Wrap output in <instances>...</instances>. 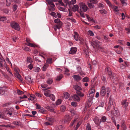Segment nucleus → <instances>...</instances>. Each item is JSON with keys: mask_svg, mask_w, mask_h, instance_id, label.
Returning <instances> with one entry per match:
<instances>
[{"mask_svg": "<svg viewBox=\"0 0 130 130\" xmlns=\"http://www.w3.org/2000/svg\"><path fill=\"white\" fill-rule=\"evenodd\" d=\"M45 109L43 107H41L39 110V112L42 114L46 112Z\"/></svg>", "mask_w": 130, "mask_h": 130, "instance_id": "nucleus-25", "label": "nucleus"}, {"mask_svg": "<svg viewBox=\"0 0 130 130\" xmlns=\"http://www.w3.org/2000/svg\"><path fill=\"white\" fill-rule=\"evenodd\" d=\"M71 105L75 107H76L77 106V103L75 102H72L71 103Z\"/></svg>", "mask_w": 130, "mask_h": 130, "instance_id": "nucleus-58", "label": "nucleus"}, {"mask_svg": "<svg viewBox=\"0 0 130 130\" xmlns=\"http://www.w3.org/2000/svg\"><path fill=\"white\" fill-rule=\"evenodd\" d=\"M89 92L90 94L94 93L95 92V90L93 88H92L89 90Z\"/></svg>", "mask_w": 130, "mask_h": 130, "instance_id": "nucleus-47", "label": "nucleus"}, {"mask_svg": "<svg viewBox=\"0 0 130 130\" xmlns=\"http://www.w3.org/2000/svg\"><path fill=\"white\" fill-rule=\"evenodd\" d=\"M6 0V2H7V4H6L7 6H9L11 4V2L12 1V0Z\"/></svg>", "mask_w": 130, "mask_h": 130, "instance_id": "nucleus-46", "label": "nucleus"}, {"mask_svg": "<svg viewBox=\"0 0 130 130\" xmlns=\"http://www.w3.org/2000/svg\"><path fill=\"white\" fill-rule=\"evenodd\" d=\"M55 5L53 4V5H50L48 7V10L50 11H54L55 10Z\"/></svg>", "mask_w": 130, "mask_h": 130, "instance_id": "nucleus-21", "label": "nucleus"}, {"mask_svg": "<svg viewBox=\"0 0 130 130\" xmlns=\"http://www.w3.org/2000/svg\"><path fill=\"white\" fill-rule=\"evenodd\" d=\"M50 14L51 15L53 16L55 18H56L57 17L56 13L54 12H52Z\"/></svg>", "mask_w": 130, "mask_h": 130, "instance_id": "nucleus-59", "label": "nucleus"}, {"mask_svg": "<svg viewBox=\"0 0 130 130\" xmlns=\"http://www.w3.org/2000/svg\"><path fill=\"white\" fill-rule=\"evenodd\" d=\"M46 82L47 84L50 85L52 83L53 80L52 78H48Z\"/></svg>", "mask_w": 130, "mask_h": 130, "instance_id": "nucleus-22", "label": "nucleus"}, {"mask_svg": "<svg viewBox=\"0 0 130 130\" xmlns=\"http://www.w3.org/2000/svg\"><path fill=\"white\" fill-rule=\"evenodd\" d=\"M88 32V35L91 36H93L94 35V34L93 32L90 30H89Z\"/></svg>", "mask_w": 130, "mask_h": 130, "instance_id": "nucleus-53", "label": "nucleus"}, {"mask_svg": "<svg viewBox=\"0 0 130 130\" xmlns=\"http://www.w3.org/2000/svg\"><path fill=\"white\" fill-rule=\"evenodd\" d=\"M93 121H94L95 123L97 125H99L101 122V121H100L99 118L97 117H95L93 119Z\"/></svg>", "mask_w": 130, "mask_h": 130, "instance_id": "nucleus-15", "label": "nucleus"}, {"mask_svg": "<svg viewBox=\"0 0 130 130\" xmlns=\"http://www.w3.org/2000/svg\"><path fill=\"white\" fill-rule=\"evenodd\" d=\"M10 25L12 28L16 30L19 31L20 29L21 28L19 24L14 21L11 22Z\"/></svg>", "mask_w": 130, "mask_h": 130, "instance_id": "nucleus-2", "label": "nucleus"}, {"mask_svg": "<svg viewBox=\"0 0 130 130\" xmlns=\"http://www.w3.org/2000/svg\"><path fill=\"white\" fill-rule=\"evenodd\" d=\"M72 99L73 100L79 102L80 99L78 96L76 94H74L72 96Z\"/></svg>", "mask_w": 130, "mask_h": 130, "instance_id": "nucleus-19", "label": "nucleus"}, {"mask_svg": "<svg viewBox=\"0 0 130 130\" xmlns=\"http://www.w3.org/2000/svg\"><path fill=\"white\" fill-rule=\"evenodd\" d=\"M17 93L19 95L24 94V93L23 92L21 91H20V90L19 89H18L17 90Z\"/></svg>", "mask_w": 130, "mask_h": 130, "instance_id": "nucleus-56", "label": "nucleus"}, {"mask_svg": "<svg viewBox=\"0 0 130 130\" xmlns=\"http://www.w3.org/2000/svg\"><path fill=\"white\" fill-rule=\"evenodd\" d=\"M73 78L76 82H78L82 78L79 75H75L72 76Z\"/></svg>", "mask_w": 130, "mask_h": 130, "instance_id": "nucleus-13", "label": "nucleus"}, {"mask_svg": "<svg viewBox=\"0 0 130 130\" xmlns=\"http://www.w3.org/2000/svg\"><path fill=\"white\" fill-rule=\"evenodd\" d=\"M14 109L12 107H10L6 109L5 113L7 115L11 116L12 115V112L14 111Z\"/></svg>", "mask_w": 130, "mask_h": 130, "instance_id": "nucleus-7", "label": "nucleus"}, {"mask_svg": "<svg viewBox=\"0 0 130 130\" xmlns=\"http://www.w3.org/2000/svg\"><path fill=\"white\" fill-rule=\"evenodd\" d=\"M88 5L90 9H92L94 7V5L92 3H89L88 4Z\"/></svg>", "mask_w": 130, "mask_h": 130, "instance_id": "nucleus-42", "label": "nucleus"}, {"mask_svg": "<svg viewBox=\"0 0 130 130\" xmlns=\"http://www.w3.org/2000/svg\"><path fill=\"white\" fill-rule=\"evenodd\" d=\"M112 8H113L114 11L116 12H118L119 11L118 7L117 6H112Z\"/></svg>", "mask_w": 130, "mask_h": 130, "instance_id": "nucleus-55", "label": "nucleus"}, {"mask_svg": "<svg viewBox=\"0 0 130 130\" xmlns=\"http://www.w3.org/2000/svg\"><path fill=\"white\" fill-rule=\"evenodd\" d=\"M47 120L48 121L53 124L54 120V119L53 118H46Z\"/></svg>", "mask_w": 130, "mask_h": 130, "instance_id": "nucleus-45", "label": "nucleus"}, {"mask_svg": "<svg viewBox=\"0 0 130 130\" xmlns=\"http://www.w3.org/2000/svg\"><path fill=\"white\" fill-rule=\"evenodd\" d=\"M63 129V128L62 125H59L56 128V130H62Z\"/></svg>", "mask_w": 130, "mask_h": 130, "instance_id": "nucleus-37", "label": "nucleus"}, {"mask_svg": "<svg viewBox=\"0 0 130 130\" xmlns=\"http://www.w3.org/2000/svg\"><path fill=\"white\" fill-rule=\"evenodd\" d=\"M82 80L83 82L87 83L89 82V78L88 77H86L83 78Z\"/></svg>", "mask_w": 130, "mask_h": 130, "instance_id": "nucleus-31", "label": "nucleus"}, {"mask_svg": "<svg viewBox=\"0 0 130 130\" xmlns=\"http://www.w3.org/2000/svg\"><path fill=\"white\" fill-rule=\"evenodd\" d=\"M1 90V91H0V94L3 95L5 93V91L3 90V88L2 87Z\"/></svg>", "mask_w": 130, "mask_h": 130, "instance_id": "nucleus-60", "label": "nucleus"}, {"mask_svg": "<svg viewBox=\"0 0 130 130\" xmlns=\"http://www.w3.org/2000/svg\"><path fill=\"white\" fill-rule=\"evenodd\" d=\"M111 80L114 83H115L116 81H118V79L116 77L113 76L112 78H111Z\"/></svg>", "mask_w": 130, "mask_h": 130, "instance_id": "nucleus-33", "label": "nucleus"}, {"mask_svg": "<svg viewBox=\"0 0 130 130\" xmlns=\"http://www.w3.org/2000/svg\"><path fill=\"white\" fill-rule=\"evenodd\" d=\"M60 110L61 111L64 112L66 110V107L64 106H62L60 107Z\"/></svg>", "mask_w": 130, "mask_h": 130, "instance_id": "nucleus-40", "label": "nucleus"}, {"mask_svg": "<svg viewBox=\"0 0 130 130\" xmlns=\"http://www.w3.org/2000/svg\"><path fill=\"white\" fill-rule=\"evenodd\" d=\"M26 41L27 42V43H25V44L26 45L33 47H38V46L37 45L34 43H30L31 41L30 39L28 38H26Z\"/></svg>", "mask_w": 130, "mask_h": 130, "instance_id": "nucleus-4", "label": "nucleus"}, {"mask_svg": "<svg viewBox=\"0 0 130 130\" xmlns=\"http://www.w3.org/2000/svg\"><path fill=\"white\" fill-rule=\"evenodd\" d=\"M58 2L59 3L60 5L62 6H64L65 7H67V6H66V3H63L62 1V0H58Z\"/></svg>", "mask_w": 130, "mask_h": 130, "instance_id": "nucleus-23", "label": "nucleus"}, {"mask_svg": "<svg viewBox=\"0 0 130 130\" xmlns=\"http://www.w3.org/2000/svg\"><path fill=\"white\" fill-rule=\"evenodd\" d=\"M6 64V62L4 59H2L0 57V66L1 68L3 67L4 65Z\"/></svg>", "mask_w": 130, "mask_h": 130, "instance_id": "nucleus-18", "label": "nucleus"}, {"mask_svg": "<svg viewBox=\"0 0 130 130\" xmlns=\"http://www.w3.org/2000/svg\"><path fill=\"white\" fill-rule=\"evenodd\" d=\"M77 48L75 47H73L71 48L69 52V53L72 54H73L76 53L77 51Z\"/></svg>", "mask_w": 130, "mask_h": 130, "instance_id": "nucleus-14", "label": "nucleus"}, {"mask_svg": "<svg viewBox=\"0 0 130 130\" xmlns=\"http://www.w3.org/2000/svg\"><path fill=\"white\" fill-rule=\"evenodd\" d=\"M64 3H66V6H69V8H71L72 7V5H74L76 3V0H71L69 1L68 0H64Z\"/></svg>", "mask_w": 130, "mask_h": 130, "instance_id": "nucleus-3", "label": "nucleus"}, {"mask_svg": "<svg viewBox=\"0 0 130 130\" xmlns=\"http://www.w3.org/2000/svg\"><path fill=\"white\" fill-rule=\"evenodd\" d=\"M25 79L26 81L29 83H32L34 82L33 79L31 78V76H30L28 75L26 76L25 77Z\"/></svg>", "mask_w": 130, "mask_h": 130, "instance_id": "nucleus-16", "label": "nucleus"}, {"mask_svg": "<svg viewBox=\"0 0 130 130\" xmlns=\"http://www.w3.org/2000/svg\"><path fill=\"white\" fill-rule=\"evenodd\" d=\"M72 118V117L68 115H66L64 116V119L63 120V122L64 123L68 122L69 123Z\"/></svg>", "mask_w": 130, "mask_h": 130, "instance_id": "nucleus-6", "label": "nucleus"}, {"mask_svg": "<svg viewBox=\"0 0 130 130\" xmlns=\"http://www.w3.org/2000/svg\"><path fill=\"white\" fill-rule=\"evenodd\" d=\"M110 91V89L109 88H105L104 86H103L102 87V89L100 93V94L102 96H104L106 93L107 95H109Z\"/></svg>", "mask_w": 130, "mask_h": 130, "instance_id": "nucleus-1", "label": "nucleus"}, {"mask_svg": "<svg viewBox=\"0 0 130 130\" xmlns=\"http://www.w3.org/2000/svg\"><path fill=\"white\" fill-rule=\"evenodd\" d=\"M62 77V75L61 74H60L59 76H58L57 78H56V80H57L59 81L60 80Z\"/></svg>", "mask_w": 130, "mask_h": 130, "instance_id": "nucleus-43", "label": "nucleus"}, {"mask_svg": "<svg viewBox=\"0 0 130 130\" xmlns=\"http://www.w3.org/2000/svg\"><path fill=\"white\" fill-rule=\"evenodd\" d=\"M79 8L78 6L77 5H73L72 8V10L74 12H75L76 11H77Z\"/></svg>", "mask_w": 130, "mask_h": 130, "instance_id": "nucleus-20", "label": "nucleus"}, {"mask_svg": "<svg viewBox=\"0 0 130 130\" xmlns=\"http://www.w3.org/2000/svg\"><path fill=\"white\" fill-rule=\"evenodd\" d=\"M108 5L110 7H112L113 6L109 0H105Z\"/></svg>", "mask_w": 130, "mask_h": 130, "instance_id": "nucleus-38", "label": "nucleus"}, {"mask_svg": "<svg viewBox=\"0 0 130 130\" xmlns=\"http://www.w3.org/2000/svg\"><path fill=\"white\" fill-rule=\"evenodd\" d=\"M73 37L76 41H80L82 40V38L79 36L78 33L76 31L74 32Z\"/></svg>", "mask_w": 130, "mask_h": 130, "instance_id": "nucleus-8", "label": "nucleus"}, {"mask_svg": "<svg viewBox=\"0 0 130 130\" xmlns=\"http://www.w3.org/2000/svg\"><path fill=\"white\" fill-rule=\"evenodd\" d=\"M115 110V111L113 113V114L114 115L116 116L119 115V111L117 110Z\"/></svg>", "mask_w": 130, "mask_h": 130, "instance_id": "nucleus-44", "label": "nucleus"}, {"mask_svg": "<svg viewBox=\"0 0 130 130\" xmlns=\"http://www.w3.org/2000/svg\"><path fill=\"white\" fill-rule=\"evenodd\" d=\"M50 88H48L47 89H42L44 91V95L46 97H48L51 94V91L48 89Z\"/></svg>", "mask_w": 130, "mask_h": 130, "instance_id": "nucleus-9", "label": "nucleus"}, {"mask_svg": "<svg viewBox=\"0 0 130 130\" xmlns=\"http://www.w3.org/2000/svg\"><path fill=\"white\" fill-rule=\"evenodd\" d=\"M77 120L76 119H75L73 120L72 121L70 124V126H72L75 123Z\"/></svg>", "mask_w": 130, "mask_h": 130, "instance_id": "nucleus-51", "label": "nucleus"}, {"mask_svg": "<svg viewBox=\"0 0 130 130\" xmlns=\"http://www.w3.org/2000/svg\"><path fill=\"white\" fill-rule=\"evenodd\" d=\"M90 42L91 45L94 48H95V46H96V45L93 42L90 41Z\"/></svg>", "mask_w": 130, "mask_h": 130, "instance_id": "nucleus-62", "label": "nucleus"}, {"mask_svg": "<svg viewBox=\"0 0 130 130\" xmlns=\"http://www.w3.org/2000/svg\"><path fill=\"white\" fill-rule=\"evenodd\" d=\"M80 91H76L77 94L79 96L83 97L84 96V94L81 92Z\"/></svg>", "mask_w": 130, "mask_h": 130, "instance_id": "nucleus-35", "label": "nucleus"}, {"mask_svg": "<svg viewBox=\"0 0 130 130\" xmlns=\"http://www.w3.org/2000/svg\"><path fill=\"white\" fill-rule=\"evenodd\" d=\"M86 130H91V127L89 123H88L87 124V125L86 128Z\"/></svg>", "mask_w": 130, "mask_h": 130, "instance_id": "nucleus-34", "label": "nucleus"}, {"mask_svg": "<svg viewBox=\"0 0 130 130\" xmlns=\"http://www.w3.org/2000/svg\"><path fill=\"white\" fill-rule=\"evenodd\" d=\"M50 99L52 101H54L55 100V97L54 95L53 94H51L49 96Z\"/></svg>", "mask_w": 130, "mask_h": 130, "instance_id": "nucleus-32", "label": "nucleus"}, {"mask_svg": "<svg viewBox=\"0 0 130 130\" xmlns=\"http://www.w3.org/2000/svg\"><path fill=\"white\" fill-rule=\"evenodd\" d=\"M126 100H122L121 102V105L123 106L125 109H126L128 106V103L127 102Z\"/></svg>", "mask_w": 130, "mask_h": 130, "instance_id": "nucleus-11", "label": "nucleus"}, {"mask_svg": "<svg viewBox=\"0 0 130 130\" xmlns=\"http://www.w3.org/2000/svg\"><path fill=\"white\" fill-rule=\"evenodd\" d=\"M64 72V73L65 74L67 75H70V73H69V70H68L67 69H65Z\"/></svg>", "mask_w": 130, "mask_h": 130, "instance_id": "nucleus-49", "label": "nucleus"}, {"mask_svg": "<svg viewBox=\"0 0 130 130\" xmlns=\"http://www.w3.org/2000/svg\"><path fill=\"white\" fill-rule=\"evenodd\" d=\"M6 20V18L5 17H0V21H4Z\"/></svg>", "mask_w": 130, "mask_h": 130, "instance_id": "nucleus-54", "label": "nucleus"}, {"mask_svg": "<svg viewBox=\"0 0 130 130\" xmlns=\"http://www.w3.org/2000/svg\"><path fill=\"white\" fill-rule=\"evenodd\" d=\"M23 50L25 51L30 52L31 51V50L27 47H26L24 48Z\"/></svg>", "mask_w": 130, "mask_h": 130, "instance_id": "nucleus-61", "label": "nucleus"}, {"mask_svg": "<svg viewBox=\"0 0 130 130\" xmlns=\"http://www.w3.org/2000/svg\"><path fill=\"white\" fill-rule=\"evenodd\" d=\"M113 101L110 98L109 100V102L108 103V107H107V110L108 111H109L111 107L112 106L113 107V108L114 107V106L113 105Z\"/></svg>", "mask_w": 130, "mask_h": 130, "instance_id": "nucleus-10", "label": "nucleus"}, {"mask_svg": "<svg viewBox=\"0 0 130 130\" xmlns=\"http://www.w3.org/2000/svg\"><path fill=\"white\" fill-rule=\"evenodd\" d=\"M48 66V64H47V63H45L42 68V70L43 71H46L47 68Z\"/></svg>", "mask_w": 130, "mask_h": 130, "instance_id": "nucleus-27", "label": "nucleus"}, {"mask_svg": "<svg viewBox=\"0 0 130 130\" xmlns=\"http://www.w3.org/2000/svg\"><path fill=\"white\" fill-rule=\"evenodd\" d=\"M40 70V68L37 67H36L35 68L34 71L36 72H38Z\"/></svg>", "mask_w": 130, "mask_h": 130, "instance_id": "nucleus-57", "label": "nucleus"}, {"mask_svg": "<svg viewBox=\"0 0 130 130\" xmlns=\"http://www.w3.org/2000/svg\"><path fill=\"white\" fill-rule=\"evenodd\" d=\"M67 19L70 21H71L72 22H74V23H76V21L73 18H67Z\"/></svg>", "mask_w": 130, "mask_h": 130, "instance_id": "nucleus-30", "label": "nucleus"}, {"mask_svg": "<svg viewBox=\"0 0 130 130\" xmlns=\"http://www.w3.org/2000/svg\"><path fill=\"white\" fill-rule=\"evenodd\" d=\"M35 98V96L34 95H31L30 96V98H28V99L32 101Z\"/></svg>", "mask_w": 130, "mask_h": 130, "instance_id": "nucleus-52", "label": "nucleus"}, {"mask_svg": "<svg viewBox=\"0 0 130 130\" xmlns=\"http://www.w3.org/2000/svg\"><path fill=\"white\" fill-rule=\"evenodd\" d=\"M100 13L102 14H107V12L105 9L100 10H99Z\"/></svg>", "mask_w": 130, "mask_h": 130, "instance_id": "nucleus-26", "label": "nucleus"}, {"mask_svg": "<svg viewBox=\"0 0 130 130\" xmlns=\"http://www.w3.org/2000/svg\"><path fill=\"white\" fill-rule=\"evenodd\" d=\"M61 100L60 99H58L56 101V104L57 105H59L60 104L61 102Z\"/></svg>", "mask_w": 130, "mask_h": 130, "instance_id": "nucleus-63", "label": "nucleus"}, {"mask_svg": "<svg viewBox=\"0 0 130 130\" xmlns=\"http://www.w3.org/2000/svg\"><path fill=\"white\" fill-rule=\"evenodd\" d=\"M88 8L87 6L83 3H80V9L81 12H86Z\"/></svg>", "mask_w": 130, "mask_h": 130, "instance_id": "nucleus-5", "label": "nucleus"}, {"mask_svg": "<svg viewBox=\"0 0 130 130\" xmlns=\"http://www.w3.org/2000/svg\"><path fill=\"white\" fill-rule=\"evenodd\" d=\"M107 72L108 74L109 75V77H110L111 78L112 75V72L111 70L108 69H107Z\"/></svg>", "mask_w": 130, "mask_h": 130, "instance_id": "nucleus-48", "label": "nucleus"}, {"mask_svg": "<svg viewBox=\"0 0 130 130\" xmlns=\"http://www.w3.org/2000/svg\"><path fill=\"white\" fill-rule=\"evenodd\" d=\"M46 1L48 4L50 5H52L54 4L52 0H46Z\"/></svg>", "mask_w": 130, "mask_h": 130, "instance_id": "nucleus-41", "label": "nucleus"}, {"mask_svg": "<svg viewBox=\"0 0 130 130\" xmlns=\"http://www.w3.org/2000/svg\"><path fill=\"white\" fill-rule=\"evenodd\" d=\"M27 63H31L32 62V59L30 57H27Z\"/></svg>", "mask_w": 130, "mask_h": 130, "instance_id": "nucleus-39", "label": "nucleus"}, {"mask_svg": "<svg viewBox=\"0 0 130 130\" xmlns=\"http://www.w3.org/2000/svg\"><path fill=\"white\" fill-rule=\"evenodd\" d=\"M54 22L55 23H58L60 22L61 21L59 19H55L54 21Z\"/></svg>", "mask_w": 130, "mask_h": 130, "instance_id": "nucleus-64", "label": "nucleus"}, {"mask_svg": "<svg viewBox=\"0 0 130 130\" xmlns=\"http://www.w3.org/2000/svg\"><path fill=\"white\" fill-rule=\"evenodd\" d=\"M81 124V123L80 122H78L76 124V127L74 128V130H77L78 127L80 126Z\"/></svg>", "mask_w": 130, "mask_h": 130, "instance_id": "nucleus-36", "label": "nucleus"}, {"mask_svg": "<svg viewBox=\"0 0 130 130\" xmlns=\"http://www.w3.org/2000/svg\"><path fill=\"white\" fill-rule=\"evenodd\" d=\"M16 73L15 74V76L18 78L19 81L21 82H22L23 81L22 77L21 76L17 70L16 71Z\"/></svg>", "mask_w": 130, "mask_h": 130, "instance_id": "nucleus-12", "label": "nucleus"}, {"mask_svg": "<svg viewBox=\"0 0 130 130\" xmlns=\"http://www.w3.org/2000/svg\"><path fill=\"white\" fill-rule=\"evenodd\" d=\"M64 98L66 99H68L70 96V94L68 92H65L63 93Z\"/></svg>", "mask_w": 130, "mask_h": 130, "instance_id": "nucleus-29", "label": "nucleus"}, {"mask_svg": "<svg viewBox=\"0 0 130 130\" xmlns=\"http://www.w3.org/2000/svg\"><path fill=\"white\" fill-rule=\"evenodd\" d=\"M106 117L105 116H103L100 119L101 122H106Z\"/></svg>", "mask_w": 130, "mask_h": 130, "instance_id": "nucleus-24", "label": "nucleus"}, {"mask_svg": "<svg viewBox=\"0 0 130 130\" xmlns=\"http://www.w3.org/2000/svg\"><path fill=\"white\" fill-rule=\"evenodd\" d=\"M52 58H48L46 60V62L47 64H51L52 62Z\"/></svg>", "mask_w": 130, "mask_h": 130, "instance_id": "nucleus-28", "label": "nucleus"}, {"mask_svg": "<svg viewBox=\"0 0 130 130\" xmlns=\"http://www.w3.org/2000/svg\"><path fill=\"white\" fill-rule=\"evenodd\" d=\"M73 88L76 91H81L82 90V89L80 87L77 85H74L73 86Z\"/></svg>", "mask_w": 130, "mask_h": 130, "instance_id": "nucleus-17", "label": "nucleus"}, {"mask_svg": "<svg viewBox=\"0 0 130 130\" xmlns=\"http://www.w3.org/2000/svg\"><path fill=\"white\" fill-rule=\"evenodd\" d=\"M58 24L57 26L58 27V28L59 29L61 28L62 26V22L60 21L59 23H58Z\"/></svg>", "mask_w": 130, "mask_h": 130, "instance_id": "nucleus-50", "label": "nucleus"}]
</instances>
